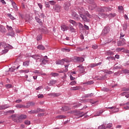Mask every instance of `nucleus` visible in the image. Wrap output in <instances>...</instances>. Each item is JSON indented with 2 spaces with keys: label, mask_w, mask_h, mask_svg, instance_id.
Returning <instances> with one entry per match:
<instances>
[{
  "label": "nucleus",
  "mask_w": 129,
  "mask_h": 129,
  "mask_svg": "<svg viewBox=\"0 0 129 129\" xmlns=\"http://www.w3.org/2000/svg\"><path fill=\"white\" fill-rule=\"evenodd\" d=\"M11 117L14 122L20 123L22 120L26 119V118H27V115L21 114L19 115L18 114H15L11 115Z\"/></svg>",
  "instance_id": "nucleus-1"
},
{
  "label": "nucleus",
  "mask_w": 129,
  "mask_h": 129,
  "mask_svg": "<svg viewBox=\"0 0 129 129\" xmlns=\"http://www.w3.org/2000/svg\"><path fill=\"white\" fill-rule=\"evenodd\" d=\"M85 10L83 7H80L78 9L79 14L80 15V17L82 18V20L84 21V22H89V19L87 18L86 16L83 15L84 13Z\"/></svg>",
  "instance_id": "nucleus-2"
},
{
  "label": "nucleus",
  "mask_w": 129,
  "mask_h": 129,
  "mask_svg": "<svg viewBox=\"0 0 129 129\" xmlns=\"http://www.w3.org/2000/svg\"><path fill=\"white\" fill-rule=\"evenodd\" d=\"M109 32H110V27H109V26H105L102 31L101 35L105 36V35H107Z\"/></svg>",
  "instance_id": "nucleus-3"
},
{
  "label": "nucleus",
  "mask_w": 129,
  "mask_h": 129,
  "mask_svg": "<svg viewBox=\"0 0 129 129\" xmlns=\"http://www.w3.org/2000/svg\"><path fill=\"white\" fill-rule=\"evenodd\" d=\"M47 59H48V56L45 55L43 57V58L40 59V61L41 62V64L45 65V64H47V63L49 62V60Z\"/></svg>",
  "instance_id": "nucleus-4"
},
{
  "label": "nucleus",
  "mask_w": 129,
  "mask_h": 129,
  "mask_svg": "<svg viewBox=\"0 0 129 129\" xmlns=\"http://www.w3.org/2000/svg\"><path fill=\"white\" fill-rule=\"evenodd\" d=\"M77 67L79 68L78 70L79 73L81 74H82V73H85V68L83 66H78Z\"/></svg>",
  "instance_id": "nucleus-5"
},
{
  "label": "nucleus",
  "mask_w": 129,
  "mask_h": 129,
  "mask_svg": "<svg viewBox=\"0 0 129 129\" xmlns=\"http://www.w3.org/2000/svg\"><path fill=\"white\" fill-rule=\"evenodd\" d=\"M53 9L56 13H60L61 12V6L58 4L55 5Z\"/></svg>",
  "instance_id": "nucleus-6"
},
{
  "label": "nucleus",
  "mask_w": 129,
  "mask_h": 129,
  "mask_svg": "<svg viewBox=\"0 0 129 129\" xmlns=\"http://www.w3.org/2000/svg\"><path fill=\"white\" fill-rule=\"evenodd\" d=\"M70 6H71L70 2H67L64 3V6H63L64 9L66 11H68V10H69V8L70 7Z\"/></svg>",
  "instance_id": "nucleus-7"
},
{
  "label": "nucleus",
  "mask_w": 129,
  "mask_h": 129,
  "mask_svg": "<svg viewBox=\"0 0 129 129\" xmlns=\"http://www.w3.org/2000/svg\"><path fill=\"white\" fill-rule=\"evenodd\" d=\"M72 16L75 20H77V21L79 20V15H78L76 12H73Z\"/></svg>",
  "instance_id": "nucleus-8"
},
{
  "label": "nucleus",
  "mask_w": 129,
  "mask_h": 129,
  "mask_svg": "<svg viewBox=\"0 0 129 129\" xmlns=\"http://www.w3.org/2000/svg\"><path fill=\"white\" fill-rule=\"evenodd\" d=\"M124 36H125V33H124V32L121 31L120 33V40H121L122 42H125V39H124Z\"/></svg>",
  "instance_id": "nucleus-9"
},
{
  "label": "nucleus",
  "mask_w": 129,
  "mask_h": 129,
  "mask_svg": "<svg viewBox=\"0 0 129 129\" xmlns=\"http://www.w3.org/2000/svg\"><path fill=\"white\" fill-rule=\"evenodd\" d=\"M75 59L77 61V62H78L79 63H81L82 62H84L85 60L84 58L83 57H75Z\"/></svg>",
  "instance_id": "nucleus-10"
},
{
  "label": "nucleus",
  "mask_w": 129,
  "mask_h": 129,
  "mask_svg": "<svg viewBox=\"0 0 129 129\" xmlns=\"http://www.w3.org/2000/svg\"><path fill=\"white\" fill-rule=\"evenodd\" d=\"M61 31H63V32H65V31L68 30V29H69V26H67L64 24H62L60 26Z\"/></svg>",
  "instance_id": "nucleus-11"
},
{
  "label": "nucleus",
  "mask_w": 129,
  "mask_h": 129,
  "mask_svg": "<svg viewBox=\"0 0 129 129\" xmlns=\"http://www.w3.org/2000/svg\"><path fill=\"white\" fill-rule=\"evenodd\" d=\"M97 8V5L95 3H94V1L93 2V3L91 4V6H90V9L92 10L93 11L95 9H96Z\"/></svg>",
  "instance_id": "nucleus-12"
},
{
  "label": "nucleus",
  "mask_w": 129,
  "mask_h": 129,
  "mask_svg": "<svg viewBox=\"0 0 129 129\" xmlns=\"http://www.w3.org/2000/svg\"><path fill=\"white\" fill-rule=\"evenodd\" d=\"M102 64V62H98L97 63H91L89 66L91 68H94V67H96V66H98L99 65H101Z\"/></svg>",
  "instance_id": "nucleus-13"
},
{
  "label": "nucleus",
  "mask_w": 129,
  "mask_h": 129,
  "mask_svg": "<svg viewBox=\"0 0 129 129\" xmlns=\"http://www.w3.org/2000/svg\"><path fill=\"white\" fill-rule=\"evenodd\" d=\"M10 106L8 104L3 105L0 106V110H4V109H7V108H9Z\"/></svg>",
  "instance_id": "nucleus-14"
},
{
  "label": "nucleus",
  "mask_w": 129,
  "mask_h": 129,
  "mask_svg": "<svg viewBox=\"0 0 129 129\" xmlns=\"http://www.w3.org/2000/svg\"><path fill=\"white\" fill-rule=\"evenodd\" d=\"M35 105V103L34 102H30L27 103V105L26 106V108H29L30 106H34Z\"/></svg>",
  "instance_id": "nucleus-15"
},
{
  "label": "nucleus",
  "mask_w": 129,
  "mask_h": 129,
  "mask_svg": "<svg viewBox=\"0 0 129 129\" xmlns=\"http://www.w3.org/2000/svg\"><path fill=\"white\" fill-rule=\"evenodd\" d=\"M56 65H64L63 59H58L55 61Z\"/></svg>",
  "instance_id": "nucleus-16"
},
{
  "label": "nucleus",
  "mask_w": 129,
  "mask_h": 129,
  "mask_svg": "<svg viewBox=\"0 0 129 129\" xmlns=\"http://www.w3.org/2000/svg\"><path fill=\"white\" fill-rule=\"evenodd\" d=\"M57 83V81L55 80H51L49 81V83H48V85L49 86H53L54 84H56Z\"/></svg>",
  "instance_id": "nucleus-17"
},
{
  "label": "nucleus",
  "mask_w": 129,
  "mask_h": 129,
  "mask_svg": "<svg viewBox=\"0 0 129 129\" xmlns=\"http://www.w3.org/2000/svg\"><path fill=\"white\" fill-rule=\"evenodd\" d=\"M10 2H11L12 6L13 7L14 9L15 10H18V5L15 3L13 0H10Z\"/></svg>",
  "instance_id": "nucleus-18"
},
{
  "label": "nucleus",
  "mask_w": 129,
  "mask_h": 129,
  "mask_svg": "<svg viewBox=\"0 0 129 129\" xmlns=\"http://www.w3.org/2000/svg\"><path fill=\"white\" fill-rule=\"evenodd\" d=\"M69 29H70V30L72 33H75V32H76V29L73 28V26L71 25H69Z\"/></svg>",
  "instance_id": "nucleus-19"
},
{
  "label": "nucleus",
  "mask_w": 129,
  "mask_h": 129,
  "mask_svg": "<svg viewBox=\"0 0 129 129\" xmlns=\"http://www.w3.org/2000/svg\"><path fill=\"white\" fill-rule=\"evenodd\" d=\"M37 49L38 50H41V51H44L45 50V46L42 44H39L37 46Z\"/></svg>",
  "instance_id": "nucleus-20"
},
{
  "label": "nucleus",
  "mask_w": 129,
  "mask_h": 129,
  "mask_svg": "<svg viewBox=\"0 0 129 129\" xmlns=\"http://www.w3.org/2000/svg\"><path fill=\"white\" fill-rule=\"evenodd\" d=\"M65 70L59 71V73H64V72H67L68 71V67H69V64L64 65Z\"/></svg>",
  "instance_id": "nucleus-21"
},
{
  "label": "nucleus",
  "mask_w": 129,
  "mask_h": 129,
  "mask_svg": "<svg viewBox=\"0 0 129 129\" xmlns=\"http://www.w3.org/2000/svg\"><path fill=\"white\" fill-rule=\"evenodd\" d=\"M107 122L106 121L104 122L103 123V124H102L101 125H100L98 128V129H105V125H106Z\"/></svg>",
  "instance_id": "nucleus-22"
},
{
  "label": "nucleus",
  "mask_w": 129,
  "mask_h": 129,
  "mask_svg": "<svg viewBox=\"0 0 129 129\" xmlns=\"http://www.w3.org/2000/svg\"><path fill=\"white\" fill-rule=\"evenodd\" d=\"M0 32L1 33H6V28L2 25H0Z\"/></svg>",
  "instance_id": "nucleus-23"
},
{
  "label": "nucleus",
  "mask_w": 129,
  "mask_h": 129,
  "mask_svg": "<svg viewBox=\"0 0 129 129\" xmlns=\"http://www.w3.org/2000/svg\"><path fill=\"white\" fill-rule=\"evenodd\" d=\"M23 66L24 67H28V66H30V60H26L23 63Z\"/></svg>",
  "instance_id": "nucleus-24"
},
{
  "label": "nucleus",
  "mask_w": 129,
  "mask_h": 129,
  "mask_svg": "<svg viewBox=\"0 0 129 129\" xmlns=\"http://www.w3.org/2000/svg\"><path fill=\"white\" fill-rule=\"evenodd\" d=\"M32 58H33V59H35V60H39V59H40V58H41V56L39 55H32L31 56Z\"/></svg>",
  "instance_id": "nucleus-25"
},
{
  "label": "nucleus",
  "mask_w": 129,
  "mask_h": 129,
  "mask_svg": "<svg viewBox=\"0 0 129 129\" xmlns=\"http://www.w3.org/2000/svg\"><path fill=\"white\" fill-rule=\"evenodd\" d=\"M36 16H37V15H38V16H39V17L42 19H45V14H44V13H40V15H39V14H38V12H36L35 13Z\"/></svg>",
  "instance_id": "nucleus-26"
},
{
  "label": "nucleus",
  "mask_w": 129,
  "mask_h": 129,
  "mask_svg": "<svg viewBox=\"0 0 129 129\" xmlns=\"http://www.w3.org/2000/svg\"><path fill=\"white\" fill-rule=\"evenodd\" d=\"M107 125L105 126V129H113L111 128L112 127V123H108V124H106Z\"/></svg>",
  "instance_id": "nucleus-27"
},
{
  "label": "nucleus",
  "mask_w": 129,
  "mask_h": 129,
  "mask_svg": "<svg viewBox=\"0 0 129 129\" xmlns=\"http://www.w3.org/2000/svg\"><path fill=\"white\" fill-rule=\"evenodd\" d=\"M7 16L9 17V18H10V19H11V20H12V21H15V20H16V18L13 16V15H12L11 14H8Z\"/></svg>",
  "instance_id": "nucleus-28"
},
{
  "label": "nucleus",
  "mask_w": 129,
  "mask_h": 129,
  "mask_svg": "<svg viewBox=\"0 0 129 129\" xmlns=\"http://www.w3.org/2000/svg\"><path fill=\"white\" fill-rule=\"evenodd\" d=\"M37 110H30V111H29L28 112V113H29V114H37Z\"/></svg>",
  "instance_id": "nucleus-29"
},
{
  "label": "nucleus",
  "mask_w": 129,
  "mask_h": 129,
  "mask_svg": "<svg viewBox=\"0 0 129 129\" xmlns=\"http://www.w3.org/2000/svg\"><path fill=\"white\" fill-rule=\"evenodd\" d=\"M69 109H70V108L68 106H64L61 108V110H62V111H67V110H69Z\"/></svg>",
  "instance_id": "nucleus-30"
},
{
  "label": "nucleus",
  "mask_w": 129,
  "mask_h": 129,
  "mask_svg": "<svg viewBox=\"0 0 129 129\" xmlns=\"http://www.w3.org/2000/svg\"><path fill=\"white\" fill-rule=\"evenodd\" d=\"M93 83H94L93 81H89L84 83V84H86L87 85H91V84H93Z\"/></svg>",
  "instance_id": "nucleus-31"
},
{
  "label": "nucleus",
  "mask_w": 129,
  "mask_h": 129,
  "mask_svg": "<svg viewBox=\"0 0 129 129\" xmlns=\"http://www.w3.org/2000/svg\"><path fill=\"white\" fill-rule=\"evenodd\" d=\"M20 73H29L30 72V71H29L28 69L27 70H21L20 71H19Z\"/></svg>",
  "instance_id": "nucleus-32"
},
{
  "label": "nucleus",
  "mask_w": 129,
  "mask_h": 129,
  "mask_svg": "<svg viewBox=\"0 0 129 129\" xmlns=\"http://www.w3.org/2000/svg\"><path fill=\"white\" fill-rule=\"evenodd\" d=\"M83 15H85V16H87V17H88L89 18L91 17V15H89V13L87 11L85 10Z\"/></svg>",
  "instance_id": "nucleus-33"
},
{
  "label": "nucleus",
  "mask_w": 129,
  "mask_h": 129,
  "mask_svg": "<svg viewBox=\"0 0 129 129\" xmlns=\"http://www.w3.org/2000/svg\"><path fill=\"white\" fill-rule=\"evenodd\" d=\"M51 95L53 96L54 97H58V96H60V95H61V94H60L59 93H52L51 94Z\"/></svg>",
  "instance_id": "nucleus-34"
},
{
  "label": "nucleus",
  "mask_w": 129,
  "mask_h": 129,
  "mask_svg": "<svg viewBox=\"0 0 129 129\" xmlns=\"http://www.w3.org/2000/svg\"><path fill=\"white\" fill-rule=\"evenodd\" d=\"M125 42H123V41H122V40H119L117 43V46H123V43Z\"/></svg>",
  "instance_id": "nucleus-35"
},
{
  "label": "nucleus",
  "mask_w": 129,
  "mask_h": 129,
  "mask_svg": "<svg viewBox=\"0 0 129 129\" xmlns=\"http://www.w3.org/2000/svg\"><path fill=\"white\" fill-rule=\"evenodd\" d=\"M66 118V116L63 115H59L56 116V118H59V119H63V118Z\"/></svg>",
  "instance_id": "nucleus-36"
},
{
  "label": "nucleus",
  "mask_w": 129,
  "mask_h": 129,
  "mask_svg": "<svg viewBox=\"0 0 129 129\" xmlns=\"http://www.w3.org/2000/svg\"><path fill=\"white\" fill-rule=\"evenodd\" d=\"M76 50L78 52H83V51H84V48H82L81 47H78Z\"/></svg>",
  "instance_id": "nucleus-37"
},
{
  "label": "nucleus",
  "mask_w": 129,
  "mask_h": 129,
  "mask_svg": "<svg viewBox=\"0 0 129 129\" xmlns=\"http://www.w3.org/2000/svg\"><path fill=\"white\" fill-rule=\"evenodd\" d=\"M116 16L115 13H110L108 15V18H114Z\"/></svg>",
  "instance_id": "nucleus-38"
},
{
  "label": "nucleus",
  "mask_w": 129,
  "mask_h": 129,
  "mask_svg": "<svg viewBox=\"0 0 129 129\" xmlns=\"http://www.w3.org/2000/svg\"><path fill=\"white\" fill-rule=\"evenodd\" d=\"M103 113V110H101L97 112V113L96 114V116H99V115L102 114V113Z\"/></svg>",
  "instance_id": "nucleus-39"
},
{
  "label": "nucleus",
  "mask_w": 129,
  "mask_h": 129,
  "mask_svg": "<svg viewBox=\"0 0 129 129\" xmlns=\"http://www.w3.org/2000/svg\"><path fill=\"white\" fill-rule=\"evenodd\" d=\"M35 19L37 23L39 24H42V21H41V19H40V18H39L38 17L36 16Z\"/></svg>",
  "instance_id": "nucleus-40"
},
{
  "label": "nucleus",
  "mask_w": 129,
  "mask_h": 129,
  "mask_svg": "<svg viewBox=\"0 0 129 129\" xmlns=\"http://www.w3.org/2000/svg\"><path fill=\"white\" fill-rule=\"evenodd\" d=\"M5 113H9V114H12L13 113H15V110H8L5 112Z\"/></svg>",
  "instance_id": "nucleus-41"
},
{
  "label": "nucleus",
  "mask_w": 129,
  "mask_h": 129,
  "mask_svg": "<svg viewBox=\"0 0 129 129\" xmlns=\"http://www.w3.org/2000/svg\"><path fill=\"white\" fill-rule=\"evenodd\" d=\"M16 107L17 108H22V107H26V106L22 104H17L16 105Z\"/></svg>",
  "instance_id": "nucleus-42"
},
{
  "label": "nucleus",
  "mask_w": 129,
  "mask_h": 129,
  "mask_svg": "<svg viewBox=\"0 0 129 129\" xmlns=\"http://www.w3.org/2000/svg\"><path fill=\"white\" fill-rule=\"evenodd\" d=\"M118 9L120 13H123V7L122 6H118Z\"/></svg>",
  "instance_id": "nucleus-43"
},
{
  "label": "nucleus",
  "mask_w": 129,
  "mask_h": 129,
  "mask_svg": "<svg viewBox=\"0 0 129 129\" xmlns=\"http://www.w3.org/2000/svg\"><path fill=\"white\" fill-rule=\"evenodd\" d=\"M37 113H39V112H44L45 111V110L43 109H41L40 108H38L36 110Z\"/></svg>",
  "instance_id": "nucleus-44"
},
{
  "label": "nucleus",
  "mask_w": 129,
  "mask_h": 129,
  "mask_svg": "<svg viewBox=\"0 0 129 129\" xmlns=\"http://www.w3.org/2000/svg\"><path fill=\"white\" fill-rule=\"evenodd\" d=\"M16 70V67H12L11 68H9L10 72H14Z\"/></svg>",
  "instance_id": "nucleus-45"
},
{
  "label": "nucleus",
  "mask_w": 129,
  "mask_h": 129,
  "mask_svg": "<svg viewBox=\"0 0 129 129\" xmlns=\"http://www.w3.org/2000/svg\"><path fill=\"white\" fill-rule=\"evenodd\" d=\"M105 12H110L112 11V8L109 7H105Z\"/></svg>",
  "instance_id": "nucleus-46"
},
{
  "label": "nucleus",
  "mask_w": 129,
  "mask_h": 129,
  "mask_svg": "<svg viewBox=\"0 0 129 129\" xmlns=\"http://www.w3.org/2000/svg\"><path fill=\"white\" fill-rule=\"evenodd\" d=\"M80 89V87H74L71 89V90L74 91V90H79Z\"/></svg>",
  "instance_id": "nucleus-47"
},
{
  "label": "nucleus",
  "mask_w": 129,
  "mask_h": 129,
  "mask_svg": "<svg viewBox=\"0 0 129 129\" xmlns=\"http://www.w3.org/2000/svg\"><path fill=\"white\" fill-rule=\"evenodd\" d=\"M50 75H51V76H53V77H56L59 76V74L56 73H51L50 74Z\"/></svg>",
  "instance_id": "nucleus-48"
},
{
  "label": "nucleus",
  "mask_w": 129,
  "mask_h": 129,
  "mask_svg": "<svg viewBox=\"0 0 129 129\" xmlns=\"http://www.w3.org/2000/svg\"><path fill=\"white\" fill-rule=\"evenodd\" d=\"M0 44H1V46L2 47H4V48L7 47V43H6L5 42H0Z\"/></svg>",
  "instance_id": "nucleus-49"
},
{
  "label": "nucleus",
  "mask_w": 129,
  "mask_h": 129,
  "mask_svg": "<svg viewBox=\"0 0 129 129\" xmlns=\"http://www.w3.org/2000/svg\"><path fill=\"white\" fill-rule=\"evenodd\" d=\"M101 17L102 18H104L105 19H106V18H108V15L105 13H103L101 14Z\"/></svg>",
  "instance_id": "nucleus-50"
},
{
  "label": "nucleus",
  "mask_w": 129,
  "mask_h": 129,
  "mask_svg": "<svg viewBox=\"0 0 129 129\" xmlns=\"http://www.w3.org/2000/svg\"><path fill=\"white\" fill-rule=\"evenodd\" d=\"M49 3L51 6H54V5H56V2L55 1H49Z\"/></svg>",
  "instance_id": "nucleus-51"
},
{
  "label": "nucleus",
  "mask_w": 129,
  "mask_h": 129,
  "mask_svg": "<svg viewBox=\"0 0 129 129\" xmlns=\"http://www.w3.org/2000/svg\"><path fill=\"white\" fill-rule=\"evenodd\" d=\"M8 52H9V49H5L2 50V54H7V53H8Z\"/></svg>",
  "instance_id": "nucleus-52"
},
{
  "label": "nucleus",
  "mask_w": 129,
  "mask_h": 129,
  "mask_svg": "<svg viewBox=\"0 0 129 129\" xmlns=\"http://www.w3.org/2000/svg\"><path fill=\"white\" fill-rule=\"evenodd\" d=\"M99 12H100V13H105V7H104L103 8H100L98 10Z\"/></svg>",
  "instance_id": "nucleus-53"
},
{
  "label": "nucleus",
  "mask_w": 129,
  "mask_h": 129,
  "mask_svg": "<svg viewBox=\"0 0 129 129\" xmlns=\"http://www.w3.org/2000/svg\"><path fill=\"white\" fill-rule=\"evenodd\" d=\"M36 40L37 41H40V40H42V36L41 34H39L37 36Z\"/></svg>",
  "instance_id": "nucleus-54"
},
{
  "label": "nucleus",
  "mask_w": 129,
  "mask_h": 129,
  "mask_svg": "<svg viewBox=\"0 0 129 129\" xmlns=\"http://www.w3.org/2000/svg\"><path fill=\"white\" fill-rule=\"evenodd\" d=\"M89 102H90V103H92V104H95L97 102V101H94L92 99L89 100Z\"/></svg>",
  "instance_id": "nucleus-55"
},
{
  "label": "nucleus",
  "mask_w": 129,
  "mask_h": 129,
  "mask_svg": "<svg viewBox=\"0 0 129 129\" xmlns=\"http://www.w3.org/2000/svg\"><path fill=\"white\" fill-rule=\"evenodd\" d=\"M107 54L110 56H113V55H114V52L111 51H109L107 52Z\"/></svg>",
  "instance_id": "nucleus-56"
},
{
  "label": "nucleus",
  "mask_w": 129,
  "mask_h": 129,
  "mask_svg": "<svg viewBox=\"0 0 129 129\" xmlns=\"http://www.w3.org/2000/svg\"><path fill=\"white\" fill-rule=\"evenodd\" d=\"M6 88H13V86L12 85V84H7L5 85Z\"/></svg>",
  "instance_id": "nucleus-57"
},
{
  "label": "nucleus",
  "mask_w": 129,
  "mask_h": 129,
  "mask_svg": "<svg viewBox=\"0 0 129 129\" xmlns=\"http://www.w3.org/2000/svg\"><path fill=\"white\" fill-rule=\"evenodd\" d=\"M88 4H89L90 5H91V4H93L94 1L93 0H85Z\"/></svg>",
  "instance_id": "nucleus-58"
},
{
  "label": "nucleus",
  "mask_w": 129,
  "mask_h": 129,
  "mask_svg": "<svg viewBox=\"0 0 129 129\" xmlns=\"http://www.w3.org/2000/svg\"><path fill=\"white\" fill-rule=\"evenodd\" d=\"M24 123L27 125H30V124H31V121L29 120H26L25 121Z\"/></svg>",
  "instance_id": "nucleus-59"
},
{
  "label": "nucleus",
  "mask_w": 129,
  "mask_h": 129,
  "mask_svg": "<svg viewBox=\"0 0 129 129\" xmlns=\"http://www.w3.org/2000/svg\"><path fill=\"white\" fill-rule=\"evenodd\" d=\"M69 22L70 23V24H72V25H74L76 24V22L73 20H69Z\"/></svg>",
  "instance_id": "nucleus-60"
},
{
  "label": "nucleus",
  "mask_w": 129,
  "mask_h": 129,
  "mask_svg": "<svg viewBox=\"0 0 129 129\" xmlns=\"http://www.w3.org/2000/svg\"><path fill=\"white\" fill-rule=\"evenodd\" d=\"M7 27L8 31H13V27L9 26V25H7Z\"/></svg>",
  "instance_id": "nucleus-61"
},
{
  "label": "nucleus",
  "mask_w": 129,
  "mask_h": 129,
  "mask_svg": "<svg viewBox=\"0 0 129 129\" xmlns=\"http://www.w3.org/2000/svg\"><path fill=\"white\" fill-rule=\"evenodd\" d=\"M76 83H77V82H76V81H72L71 83H70V85H72V86H73V85H75V84H76Z\"/></svg>",
  "instance_id": "nucleus-62"
},
{
  "label": "nucleus",
  "mask_w": 129,
  "mask_h": 129,
  "mask_svg": "<svg viewBox=\"0 0 129 129\" xmlns=\"http://www.w3.org/2000/svg\"><path fill=\"white\" fill-rule=\"evenodd\" d=\"M49 2L45 3L46 8H50V5L49 4Z\"/></svg>",
  "instance_id": "nucleus-63"
},
{
  "label": "nucleus",
  "mask_w": 129,
  "mask_h": 129,
  "mask_svg": "<svg viewBox=\"0 0 129 129\" xmlns=\"http://www.w3.org/2000/svg\"><path fill=\"white\" fill-rule=\"evenodd\" d=\"M123 91H129V88H124L122 89Z\"/></svg>",
  "instance_id": "nucleus-64"
}]
</instances>
